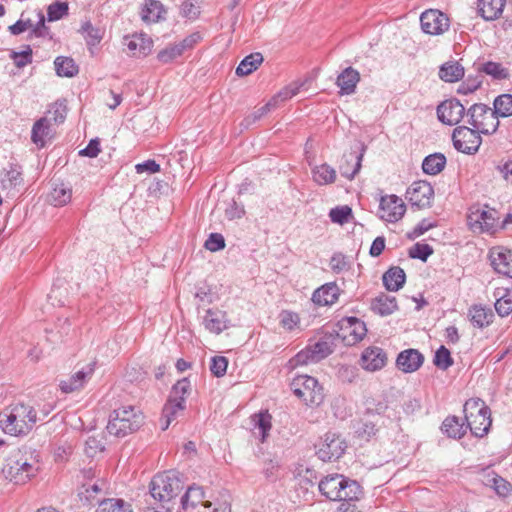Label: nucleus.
I'll return each instance as SVG.
<instances>
[{"instance_id": "1", "label": "nucleus", "mask_w": 512, "mask_h": 512, "mask_svg": "<svg viewBox=\"0 0 512 512\" xmlns=\"http://www.w3.org/2000/svg\"><path fill=\"white\" fill-rule=\"evenodd\" d=\"M39 466L33 452L28 449L14 450L6 459L2 472L15 484H24L38 472Z\"/></svg>"}, {"instance_id": "2", "label": "nucleus", "mask_w": 512, "mask_h": 512, "mask_svg": "<svg viewBox=\"0 0 512 512\" xmlns=\"http://www.w3.org/2000/svg\"><path fill=\"white\" fill-rule=\"evenodd\" d=\"M40 420L42 418L37 417L34 408L24 403L12 405L0 414V425L3 431L12 436L27 434Z\"/></svg>"}, {"instance_id": "3", "label": "nucleus", "mask_w": 512, "mask_h": 512, "mask_svg": "<svg viewBox=\"0 0 512 512\" xmlns=\"http://www.w3.org/2000/svg\"><path fill=\"white\" fill-rule=\"evenodd\" d=\"M143 422L144 416L140 410L131 405L123 406L110 414L106 429L111 435L125 437L137 431Z\"/></svg>"}, {"instance_id": "4", "label": "nucleus", "mask_w": 512, "mask_h": 512, "mask_svg": "<svg viewBox=\"0 0 512 512\" xmlns=\"http://www.w3.org/2000/svg\"><path fill=\"white\" fill-rule=\"evenodd\" d=\"M467 428L476 437L485 436L492 424L490 409L479 398H471L464 405Z\"/></svg>"}, {"instance_id": "5", "label": "nucleus", "mask_w": 512, "mask_h": 512, "mask_svg": "<svg viewBox=\"0 0 512 512\" xmlns=\"http://www.w3.org/2000/svg\"><path fill=\"white\" fill-rule=\"evenodd\" d=\"M182 489L183 482L180 474L173 470L155 475L150 482L151 496L161 503H169Z\"/></svg>"}, {"instance_id": "6", "label": "nucleus", "mask_w": 512, "mask_h": 512, "mask_svg": "<svg viewBox=\"0 0 512 512\" xmlns=\"http://www.w3.org/2000/svg\"><path fill=\"white\" fill-rule=\"evenodd\" d=\"M468 123L482 134H494L499 127V120L493 110L483 103H475L467 110Z\"/></svg>"}, {"instance_id": "7", "label": "nucleus", "mask_w": 512, "mask_h": 512, "mask_svg": "<svg viewBox=\"0 0 512 512\" xmlns=\"http://www.w3.org/2000/svg\"><path fill=\"white\" fill-rule=\"evenodd\" d=\"M294 394L308 405H320L324 399L323 388L317 379L308 375L295 377L291 384Z\"/></svg>"}, {"instance_id": "8", "label": "nucleus", "mask_w": 512, "mask_h": 512, "mask_svg": "<svg viewBox=\"0 0 512 512\" xmlns=\"http://www.w3.org/2000/svg\"><path fill=\"white\" fill-rule=\"evenodd\" d=\"M480 133L475 128L472 129L467 126L456 127L452 133L455 149L465 154H475L482 143Z\"/></svg>"}, {"instance_id": "9", "label": "nucleus", "mask_w": 512, "mask_h": 512, "mask_svg": "<svg viewBox=\"0 0 512 512\" xmlns=\"http://www.w3.org/2000/svg\"><path fill=\"white\" fill-rule=\"evenodd\" d=\"M332 353V348L327 341H318L313 345H309L305 349L298 352L290 363L293 367L299 365H307L309 363H317Z\"/></svg>"}, {"instance_id": "10", "label": "nucleus", "mask_w": 512, "mask_h": 512, "mask_svg": "<svg viewBox=\"0 0 512 512\" xmlns=\"http://www.w3.org/2000/svg\"><path fill=\"white\" fill-rule=\"evenodd\" d=\"M298 92V88L287 87L270 99L265 105L258 108L251 114L247 115L242 121L241 125L245 128L253 125L255 122L260 120L263 116L268 114L271 110L275 109L280 103L292 98Z\"/></svg>"}, {"instance_id": "11", "label": "nucleus", "mask_w": 512, "mask_h": 512, "mask_svg": "<svg viewBox=\"0 0 512 512\" xmlns=\"http://www.w3.org/2000/svg\"><path fill=\"white\" fill-rule=\"evenodd\" d=\"M347 448L346 442L335 433H327L318 446L317 455L324 462L337 460Z\"/></svg>"}, {"instance_id": "12", "label": "nucleus", "mask_w": 512, "mask_h": 512, "mask_svg": "<svg viewBox=\"0 0 512 512\" xmlns=\"http://www.w3.org/2000/svg\"><path fill=\"white\" fill-rule=\"evenodd\" d=\"M466 112L463 104L456 98L447 99L437 106V117L443 124L457 125Z\"/></svg>"}, {"instance_id": "13", "label": "nucleus", "mask_w": 512, "mask_h": 512, "mask_svg": "<svg viewBox=\"0 0 512 512\" xmlns=\"http://www.w3.org/2000/svg\"><path fill=\"white\" fill-rule=\"evenodd\" d=\"M406 205L403 200L392 194L382 196L379 205V216L390 223L399 221L405 214Z\"/></svg>"}, {"instance_id": "14", "label": "nucleus", "mask_w": 512, "mask_h": 512, "mask_svg": "<svg viewBox=\"0 0 512 512\" xmlns=\"http://www.w3.org/2000/svg\"><path fill=\"white\" fill-rule=\"evenodd\" d=\"M420 23L423 32L430 35L443 34L449 28L448 17L436 9L423 12L420 16Z\"/></svg>"}, {"instance_id": "15", "label": "nucleus", "mask_w": 512, "mask_h": 512, "mask_svg": "<svg viewBox=\"0 0 512 512\" xmlns=\"http://www.w3.org/2000/svg\"><path fill=\"white\" fill-rule=\"evenodd\" d=\"M434 196L433 187L427 181H415L406 191V198L413 206L425 208L431 205Z\"/></svg>"}, {"instance_id": "16", "label": "nucleus", "mask_w": 512, "mask_h": 512, "mask_svg": "<svg viewBox=\"0 0 512 512\" xmlns=\"http://www.w3.org/2000/svg\"><path fill=\"white\" fill-rule=\"evenodd\" d=\"M489 258L497 273L512 278V250L503 246L493 247Z\"/></svg>"}, {"instance_id": "17", "label": "nucleus", "mask_w": 512, "mask_h": 512, "mask_svg": "<svg viewBox=\"0 0 512 512\" xmlns=\"http://www.w3.org/2000/svg\"><path fill=\"white\" fill-rule=\"evenodd\" d=\"M95 370V363H88L80 370L76 371L69 378L61 380L59 387L63 393H72L84 387L91 378Z\"/></svg>"}, {"instance_id": "18", "label": "nucleus", "mask_w": 512, "mask_h": 512, "mask_svg": "<svg viewBox=\"0 0 512 512\" xmlns=\"http://www.w3.org/2000/svg\"><path fill=\"white\" fill-rule=\"evenodd\" d=\"M468 221L473 229L479 228L481 231H491L496 224V211L492 209L471 210L468 215Z\"/></svg>"}, {"instance_id": "19", "label": "nucleus", "mask_w": 512, "mask_h": 512, "mask_svg": "<svg viewBox=\"0 0 512 512\" xmlns=\"http://www.w3.org/2000/svg\"><path fill=\"white\" fill-rule=\"evenodd\" d=\"M424 356L416 349H407L399 353L396 366L404 373L417 371L423 364Z\"/></svg>"}, {"instance_id": "20", "label": "nucleus", "mask_w": 512, "mask_h": 512, "mask_svg": "<svg viewBox=\"0 0 512 512\" xmlns=\"http://www.w3.org/2000/svg\"><path fill=\"white\" fill-rule=\"evenodd\" d=\"M387 361L386 353L379 347L366 348L361 356V365L365 370L377 371L382 369Z\"/></svg>"}, {"instance_id": "21", "label": "nucleus", "mask_w": 512, "mask_h": 512, "mask_svg": "<svg viewBox=\"0 0 512 512\" xmlns=\"http://www.w3.org/2000/svg\"><path fill=\"white\" fill-rule=\"evenodd\" d=\"M360 81V73L352 68H345L337 77L336 85L340 88V95H351L356 91L357 84Z\"/></svg>"}, {"instance_id": "22", "label": "nucleus", "mask_w": 512, "mask_h": 512, "mask_svg": "<svg viewBox=\"0 0 512 512\" xmlns=\"http://www.w3.org/2000/svg\"><path fill=\"white\" fill-rule=\"evenodd\" d=\"M344 479L345 477L339 474L326 476L320 481L319 490L329 500L338 501Z\"/></svg>"}, {"instance_id": "23", "label": "nucleus", "mask_w": 512, "mask_h": 512, "mask_svg": "<svg viewBox=\"0 0 512 512\" xmlns=\"http://www.w3.org/2000/svg\"><path fill=\"white\" fill-rule=\"evenodd\" d=\"M341 330L347 332L344 338H351L348 340L349 344H355L361 341L367 333L365 323L356 317L343 319Z\"/></svg>"}, {"instance_id": "24", "label": "nucleus", "mask_w": 512, "mask_h": 512, "mask_svg": "<svg viewBox=\"0 0 512 512\" xmlns=\"http://www.w3.org/2000/svg\"><path fill=\"white\" fill-rule=\"evenodd\" d=\"M468 317L474 327L483 329L493 322L494 313L491 308L476 304L469 308Z\"/></svg>"}, {"instance_id": "25", "label": "nucleus", "mask_w": 512, "mask_h": 512, "mask_svg": "<svg viewBox=\"0 0 512 512\" xmlns=\"http://www.w3.org/2000/svg\"><path fill=\"white\" fill-rule=\"evenodd\" d=\"M125 45L134 56H146L151 52L153 42L145 34H134L125 38Z\"/></svg>"}, {"instance_id": "26", "label": "nucleus", "mask_w": 512, "mask_h": 512, "mask_svg": "<svg viewBox=\"0 0 512 512\" xmlns=\"http://www.w3.org/2000/svg\"><path fill=\"white\" fill-rule=\"evenodd\" d=\"M340 289L334 282L324 284L316 289L312 295V301L317 305H332L338 300Z\"/></svg>"}, {"instance_id": "27", "label": "nucleus", "mask_w": 512, "mask_h": 512, "mask_svg": "<svg viewBox=\"0 0 512 512\" xmlns=\"http://www.w3.org/2000/svg\"><path fill=\"white\" fill-rule=\"evenodd\" d=\"M506 0H478V14L486 21L499 18L505 7Z\"/></svg>"}, {"instance_id": "28", "label": "nucleus", "mask_w": 512, "mask_h": 512, "mask_svg": "<svg viewBox=\"0 0 512 512\" xmlns=\"http://www.w3.org/2000/svg\"><path fill=\"white\" fill-rule=\"evenodd\" d=\"M203 323L207 330L219 334L227 328L226 313L218 309H208L204 316Z\"/></svg>"}, {"instance_id": "29", "label": "nucleus", "mask_w": 512, "mask_h": 512, "mask_svg": "<svg viewBox=\"0 0 512 512\" xmlns=\"http://www.w3.org/2000/svg\"><path fill=\"white\" fill-rule=\"evenodd\" d=\"M383 284L388 291H398L406 280V274L399 266L389 268L382 277Z\"/></svg>"}, {"instance_id": "30", "label": "nucleus", "mask_w": 512, "mask_h": 512, "mask_svg": "<svg viewBox=\"0 0 512 512\" xmlns=\"http://www.w3.org/2000/svg\"><path fill=\"white\" fill-rule=\"evenodd\" d=\"M371 308L379 315L387 316L398 309L397 300L394 296L381 293L372 301Z\"/></svg>"}, {"instance_id": "31", "label": "nucleus", "mask_w": 512, "mask_h": 512, "mask_svg": "<svg viewBox=\"0 0 512 512\" xmlns=\"http://www.w3.org/2000/svg\"><path fill=\"white\" fill-rule=\"evenodd\" d=\"M165 13L162 3L158 0H145L141 9V19L145 23H155L159 21Z\"/></svg>"}, {"instance_id": "32", "label": "nucleus", "mask_w": 512, "mask_h": 512, "mask_svg": "<svg viewBox=\"0 0 512 512\" xmlns=\"http://www.w3.org/2000/svg\"><path fill=\"white\" fill-rule=\"evenodd\" d=\"M184 408L185 406L183 397H180L179 399L169 397L162 411V420L165 421L162 430H166L169 427L171 421L175 419L177 413L182 411Z\"/></svg>"}, {"instance_id": "33", "label": "nucleus", "mask_w": 512, "mask_h": 512, "mask_svg": "<svg viewBox=\"0 0 512 512\" xmlns=\"http://www.w3.org/2000/svg\"><path fill=\"white\" fill-rule=\"evenodd\" d=\"M72 190L64 183L55 184L47 197V201L54 206H64L70 202Z\"/></svg>"}, {"instance_id": "34", "label": "nucleus", "mask_w": 512, "mask_h": 512, "mask_svg": "<svg viewBox=\"0 0 512 512\" xmlns=\"http://www.w3.org/2000/svg\"><path fill=\"white\" fill-rule=\"evenodd\" d=\"M56 74L60 77L71 78L78 74L79 67L71 57L58 56L54 61Z\"/></svg>"}, {"instance_id": "35", "label": "nucleus", "mask_w": 512, "mask_h": 512, "mask_svg": "<svg viewBox=\"0 0 512 512\" xmlns=\"http://www.w3.org/2000/svg\"><path fill=\"white\" fill-rule=\"evenodd\" d=\"M205 498V492L201 486L192 485L189 486L184 496L181 498V504L184 510L189 507H196L197 504H201L204 507L206 502H203Z\"/></svg>"}, {"instance_id": "36", "label": "nucleus", "mask_w": 512, "mask_h": 512, "mask_svg": "<svg viewBox=\"0 0 512 512\" xmlns=\"http://www.w3.org/2000/svg\"><path fill=\"white\" fill-rule=\"evenodd\" d=\"M441 429L448 437L451 438H462L467 429V425L460 422V419L456 416H448L442 423Z\"/></svg>"}, {"instance_id": "37", "label": "nucleus", "mask_w": 512, "mask_h": 512, "mask_svg": "<svg viewBox=\"0 0 512 512\" xmlns=\"http://www.w3.org/2000/svg\"><path fill=\"white\" fill-rule=\"evenodd\" d=\"M446 165V157L442 153H434L424 158L422 169L424 173L436 175L440 173Z\"/></svg>"}, {"instance_id": "38", "label": "nucleus", "mask_w": 512, "mask_h": 512, "mask_svg": "<svg viewBox=\"0 0 512 512\" xmlns=\"http://www.w3.org/2000/svg\"><path fill=\"white\" fill-rule=\"evenodd\" d=\"M463 76L464 68L458 62H447L439 70V77L445 82H456Z\"/></svg>"}, {"instance_id": "39", "label": "nucleus", "mask_w": 512, "mask_h": 512, "mask_svg": "<svg viewBox=\"0 0 512 512\" xmlns=\"http://www.w3.org/2000/svg\"><path fill=\"white\" fill-rule=\"evenodd\" d=\"M341 497H339L338 501L340 502H353L358 499L363 494L361 486L355 480H351L345 477L343 488H341Z\"/></svg>"}, {"instance_id": "40", "label": "nucleus", "mask_w": 512, "mask_h": 512, "mask_svg": "<svg viewBox=\"0 0 512 512\" xmlns=\"http://www.w3.org/2000/svg\"><path fill=\"white\" fill-rule=\"evenodd\" d=\"M262 62L263 56L261 53H251L240 62L236 68V74L238 76H247L255 71Z\"/></svg>"}, {"instance_id": "41", "label": "nucleus", "mask_w": 512, "mask_h": 512, "mask_svg": "<svg viewBox=\"0 0 512 512\" xmlns=\"http://www.w3.org/2000/svg\"><path fill=\"white\" fill-rule=\"evenodd\" d=\"M493 112L496 116V119L499 117L505 118L512 116V95L511 94H501L494 99L493 102Z\"/></svg>"}, {"instance_id": "42", "label": "nucleus", "mask_w": 512, "mask_h": 512, "mask_svg": "<svg viewBox=\"0 0 512 512\" xmlns=\"http://www.w3.org/2000/svg\"><path fill=\"white\" fill-rule=\"evenodd\" d=\"M477 71L498 80L506 79L509 77V72L506 68H504L500 63L492 61L479 63L477 65Z\"/></svg>"}, {"instance_id": "43", "label": "nucleus", "mask_w": 512, "mask_h": 512, "mask_svg": "<svg viewBox=\"0 0 512 512\" xmlns=\"http://www.w3.org/2000/svg\"><path fill=\"white\" fill-rule=\"evenodd\" d=\"M96 512H132V508L123 499L109 498L99 503Z\"/></svg>"}, {"instance_id": "44", "label": "nucleus", "mask_w": 512, "mask_h": 512, "mask_svg": "<svg viewBox=\"0 0 512 512\" xmlns=\"http://www.w3.org/2000/svg\"><path fill=\"white\" fill-rule=\"evenodd\" d=\"M49 134V119L47 117L37 120L31 132V140L38 147L42 148L45 144V137Z\"/></svg>"}, {"instance_id": "45", "label": "nucleus", "mask_w": 512, "mask_h": 512, "mask_svg": "<svg viewBox=\"0 0 512 512\" xmlns=\"http://www.w3.org/2000/svg\"><path fill=\"white\" fill-rule=\"evenodd\" d=\"M313 180L319 185L333 183L336 179V171L328 164L315 166L312 169Z\"/></svg>"}, {"instance_id": "46", "label": "nucleus", "mask_w": 512, "mask_h": 512, "mask_svg": "<svg viewBox=\"0 0 512 512\" xmlns=\"http://www.w3.org/2000/svg\"><path fill=\"white\" fill-rule=\"evenodd\" d=\"M2 186L6 189L15 188L22 184V172L17 165H10V168L4 173L2 179Z\"/></svg>"}, {"instance_id": "47", "label": "nucleus", "mask_w": 512, "mask_h": 512, "mask_svg": "<svg viewBox=\"0 0 512 512\" xmlns=\"http://www.w3.org/2000/svg\"><path fill=\"white\" fill-rule=\"evenodd\" d=\"M433 363L437 368L445 371L453 365L454 361L450 351L442 345L435 352Z\"/></svg>"}, {"instance_id": "48", "label": "nucleus", "mask_w": 512, "mask_h": 512, "mask_svg": "<svg viewBox=\"0 0 512 512\" xmlns=\"http://www.w3.org/2000/svg\"><path fill=\"white\" fill-rule=\"evenodd\" d=\"M252 420L255 424V428L259 430L262 442H264L272 426L271 416L268 414V412H260L259 414H255Z\"/></svg>"}, {"instance_id": "49", "label": "nucleus", "mask_w": 512, "mask_h": 512, "mask_svg": "<svg viewBox=\"0 0 512 512\" xmlns=\"http://www.w3.org/2000/svg\"><path fill=\"white\" fill-rule=\"evenodd\" d=\"M329 217L333 223L343 225L352 218V209L347 205L337 206L330 210Z\"/></svg>"}, {"instance_id": "50", "label": "nucleus", "mask_w": 512, "mask_h": 512, "mask_svg": "<svg viewBox=\"0 0 512 512\" xmlns=\"http://www.w3.org/2000/svg\"><path fill=\"white\" fill-rule=\"evenodd\" d=\"M80 32L84 35L88 45H96L102 39L100 30L95 28L90 21L82 23Z\"/></svg>"}, {"instance_id": "51", "label": "nucleus", "mask_w": 512, "mask_h": 512, "mask_svg": "<svg viewBox=\"0 0 512 512\" xmlns=\"http://www.w3.org/2000/svg\"><path fill=\"white\" fill-rule=\"evenodd\" d=\"M68 3L56 1L48 6V21H57L68 14Z\"/></svg>"}, {"instance_id": "52", "label": "nucleus", "mask_w": 512, "mask_h": 512, "mask_svg": "<svg viewBox=\"0 0 512 512\" xmlns=\"http://www.w3.org/2000/svg\"><path fill=\"white\" fill-rule=\"evenodd\" d=\"M433 254V248L426 243H416L409 249V257L426 261Z\"/></svg>"}, {"instance_id": "53", "label": "nucleus", "mask_w": 512, "mask_h": 512, "mask_svg": "<svg viewBox=\"0 0 512 512\" xmlns=\"http://www.w3.org/2000/svg\"><path fill=\"white\" fill-rule=\"evenodd\" d=\"M365 412L368 415H381L388 408L386 401L376 398H367L364 402Z\"/></svg>"}, {"instance_id": "54", "label": "nucleus", "mask_w": 512, "mask_h": 512, "mask_svg": "<svg viewBox=\"0 0 512 512\" xmlns=\"http://www.w3.org/2000/svg\"><path fill=\"white\" fill-rule=\"evenodd\" d=\"M180 14L188 19H196L200 14V6L197 0H185L180 8Z\"/></svg>"}, {"instance_id": "55", "label": "nucleus", "mask_w": 512, "mask_h": 512, "mask_svg": "<svg viewBox=\"0 0 512 512\" xmlns=\"http://www.w3.org/2000/svg\"><path fill=\"white\" fill-rule=\"evenodd\" d=\"M228 367V360L224 356H214L211 358L210 371L216 377L225 375Z\"/></svg>"}, {"instance_id": "56", "label": "nucleus", "mask_w": 512, "mask_h": 512, "mask_svg": "<svg viewBox=\"0 0 512 512\" xmlns=\"http://www.w3.org/2000/svg\"><path fill=\"white\" fill-rule=\"evenodd\" d=\"M182 52L177 44L166 47L158 52L157 58L160 62L166 64L172 62L177 57L181 56Z\"/></svg>"}, {"instance_id": "57", "label": "nucleus", "mask_w": 512, "mask_h": 512, "mask_svg": "<svg viewBox=\"0 0 512 512\" xmlns=\"http://www.w3.org/2000/svg\"><path fill=\"white\" fill-rule=\"evenodd\" d=\"M66 114L67 107L63 102L54 103L48 110L50 120H53L55 123H62L66 118Z\"/></svg>"}, {"instance_id": "58", "label": "nucleus", "mask_w": 512, "mask_h": 512, "mask_svg": "<svg viewBox=\"0 0 512 512\" xmlns=\"http://www.w3.org/2000/svg\"><path fill=\"white\" fill-rule=\"evenodd\" d=\"M378 431L377 424L371 421H364L356 429V434L359 438L369 440L376 435Z\"/></svg>"}, {"instance_id": "59", "label": "nucleus", "mask_w": 512, "mask_h": 512, "mask_svg": "<svg viewBox=\"0 0 512 512\" xmlns=\"http://www.w3.org/2000/svg\"><path fill=\"white\" fill-rule=\"evenodd\" d=\"M204 247L211 252L222 250L225 247V239L219 233H211L205 241Z\"/></svg>"}, {"instance_id": "60", "label": "nucleus", "mask_w": 512, "mask_h": 512, "mask_svg": "<svg viewBox=\"0 0 512 512\" xmlns=\"http://www.w3.org/2000/svg\"><path fill=\"white\" fill-rule=\"evenodd\" d=\"M245 211L243 206L239 205L236 201L232 200L227 204L225 208V217L228 220L240 219L244 215Z\"/></svg>"}, {"instance_id": "61", "label": "nucleus", "mask_w": 512, "mask_h": 512, "mask_svg": "<svg viewBox=\"0 0 512 512\" xmlns=\"http://www.w3.org/2000/svg\"><path fill=\"white\" fill-rule=\"evenodd\" d=\"M190 390V382L187 378H183L172 387L171 395L172 398L179 399L183 397L185 399V395L188 394Z\"/></svg>"}, {"instance_id": "62", "label": "nucleus", "mask_w": 512, "mask_h": 512, "mask_svg": "<svg viewBox=\"0 0 512 512\" xmlns=\"http://www.w3.org/2000/svg\"><path fill=\"white\" fill-rule=\"evenodd\" d=\"M298 322L299 316L297 313L283 311L280 315V323L287 330H292L298 324Z\"/></svg>"}, {"instance_id": "63", "label": "nucleus", "mask_w": 512, "mask_h": 512, "mask_svg": "<svg viewBox=\"0 0 512 512\" xmlns=\"http://www.w3.org/2000/svg\"><path fill=\"white\" fill-rule=\"evenodd\" d=\"M201 39V34L199 32H195L177 43V45L183 54L186 50L192 49Z\"/></svg>"}, {"instance_id": "64", "label": "nucleus", "mask_w": 512, "mask_h": 512, "mask_svg": "<svg viewBox=\"0 0 512 512\" xmlns=\"http://www.w3.org/2000/svg\"><path fill=\"white\" fill-rule=\"evenodd\" d=\"M494 491L499 497L506 498L512 494V485L506 479L500 477Z\"/></svg>"}]
</instances>
